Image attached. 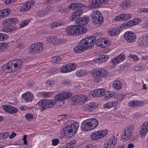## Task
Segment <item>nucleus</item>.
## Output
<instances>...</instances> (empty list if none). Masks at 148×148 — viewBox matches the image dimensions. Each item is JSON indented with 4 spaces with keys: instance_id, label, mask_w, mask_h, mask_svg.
Listing matches in <instances>:
<instances>
[{
    "instance_id": "nucleus-1",
    "label": "nucleus",
    "mask_w": 148,
    "mask_h": 148,
    "mask_svg": "<svg viewBox=\"0 0 148 148\" xmlns=\"http://www.w3.org/2000/svg\"><path fill=\"white\" fill-rule=\"evenodd\" d=\"M22 64V61L21 59L11 60L2 65L1 69L8 73L14 72L19 70Z\"/></svg>"
},
{
    "instance_id": "nucleus-2",
    "label": "nucleus",
    "mask_w": 148,
    "mask_h": 148,
    "mask_svg": "<svg viewBox=\"0 0 148 148\" xmlns=\"http://www.w3.org/2000/svg\"><path fill=\"white\" fill-rule=\"evenodd\" d=\"M87 31L86 28H82L79 25H72L68 27L66 31L69 36L79 35L86 33Z\"/></svg>"
},
{
    "instance_id": "nucleus-3",
    "label": "nucleus",
    "mask_w": 148,
    "mask_h": 148,
    "mask_svg": "<svg viewBox=\"0 0 148 148\" xmlns=\"http://www.w3.org/2000/svg\"><path fill=\"white\" fill-rule=\"evenodd\" d=\"M108 74V71L105 69H101L98 70H94L92 74L94 81L96 83L101 82L103 77L106 76Z\"/></svg>"
},
{
    "instance_id": "nucleus-4",
    "label": "nucleus",
    "mask_w": 148,
    "mask_h": 148,
    "mask_svg": "<svg viewBox=\"0 0 148 148\" xmlns=\"http://www.w3.org/2000/svg\"><path fill=\"white\" fill-rule=\"evenodd\" d=\"M79 125L78 123L76 122L71 125L70 126H67L66 127H64L63 128V131L64 132L65 136H71V134H69L71 133L72 136L77 131Z\"/></svg>"
},
{
    "instance_id": "nucleus-5",
    "label": "nucleus",
    "mask_w": 148,
    "mask_h": 148,
    "mask_svg": "<svg viewBox=\"0 0 148 148\" xmlns=\"http://www.w3.org/2000/svg\"><path fill=\"white\" fill-rule=\"evenodd\" d=\"M43 45V44L41 42L32 44L30 46L29 53L36 54L43 51L44 50Z\"/></svg>"
},
{
    "instance_id": "nucleus-6",
    "label": "nucleus",
    "mask_w": 148,
    "mask_h": 148,
    "mask_svg": "<svg viewBox=\"0 0 148 148\" xmlns=\"http://www.w3.org/2000/svg\"><path fill=\"white\" fill-rule=\"evenodd\" d=\"M55 102L53 100H42L38 102V105L42 108V110L46 108H52L55 104Z\"/></svg>"
},
{
    "instance_id": "nucleus-7",
    "label": "nucleus",
    "mask_w": 148,
    "mask_h": 148,
    "mask_svg": "<svg viewBox=\"0 0 148 148\" xmlns=\"http://www.w3.org/2000/svg\"><path fill=\"white\" fill-rule=\"evenodd\" d=\"M137 45L140 47L146 48L148 47V34H145L140 36L137 42Z\"/></svg>"
},
{
    "instance_id": "nucleus-8",
    "label": "nucleus",
    "mask_w": 148,
    "mask_h": 148,
    "mask_svg": "<svg viewBox=\"0 0 148 148\" xmlns=\"http://www.w3.org/2000/svg\"><path fill=\"white\" fill-rule=\"evenodd\" d=\"M71 99L75 103H78L79 104L82 105L88 100V98L86 96L79 95L73 96Z\"/></svg>"
},
{
    "instance_id": "nucleus-9",
    "label": "nucleus",
    "mask_w": 148,
    "mask_h": 148,
    "mask_svg": "<svg viewBox=\"0 0 148 148\" xmlns=\"http://www.w3.org/2000/svg\"><path fill=\"white\" fill-rule=\"evenodd\" d=\"M72 93L69 92H66L57 95L55 97L56 101H60L62 104H64V102L62 100L69 98L72 96Z\"/></svg>"
},
{
    "instance_id": "nucleus-10",
    "label": "nucleus",
    "mask_w": 148,
    "mask_h": 148,
    "mask_svg": "<svg viewBox=\"0 0 148 148\" xmlns=\"http://www.w3.org/2000/svg\"><path fill=\"white\" fill-rule=\"evenodd\" d=\"M108 0H90L89 7L90 9L98 8L102 5V3H106Z\"/></svg>"
},
{
    "instance_id": "nucleus-11",
    "label": "nucleus",
    "mask_w": 148,
    "mask_h": 148,
    "mask_svg": "<svg viewBox=\"0 0 148 148\" xmlns=\"http://www.w3.org/2000/svg\"><path fill=\"white\" fill-rule=\"evenodd\" d=\"M124 37L128 42H133L135 41L136 39L135 34L132 32H127L124 34Z\"/></svg>"
},
{
    "instance_id": "nucleus-12",
    "label": "nucleus",
    "mask_w": 148,
    "mask_h": 148,
    "mask_svg": "<svg viewBox=\"0 0 148 148\" xmlns=\"http://www.w3.org/2000/svg\"><path fill=\"white\" fill-rule=\"evenodd\" d=\"M3 108L5 112L11 114H14L18 112V110L14 107L9 105H5Z\"/></svg>"
},
{
    "instance_id": "nucleus-13",
    "label": "nucleus",
    "mask_w": 148,
    "mask_h": 148,
    "mask_svg": "<svg viewBox=\"0 0 148 148\" xmlns=\"http://www.w3.org/2000/svg\"><path fill=\"white\" fill-rule=\"evenodd\" d=\"M35 1L32 0L29 1L25 3L20 9V10L22 12L27 11L31 7H33L35 4Z\"/></svg>"
},
{
    "instance_id": "nucleus-14",
    "label": "nucleus",
    "mask_w": 148,
    "mask_h": 148,
    "mask_svg": "<svg viewBox=\"0 0 148 148\" xmlns=\"http://www.w3.org/2000/svg\"><path fill=\"white\" fill-rule=\"evenodd\" d=\"M88 21L89 19L86 16L80 18L79 19L76 20V23L78 24L76 25H79L83 29L86 28L85 27H84V26H85L88 23Z\"/></svg>"
},
{
    "instance_id": "nucleus-15",
    "label": "nucleus",
    "mask_w": 148,
    "mask_h": 148,
    "mask_svg": "<svg viewBox=\"0 0 148 148\" xmlns=\"http://www.w3.org/2000/svg\"><path fill=\"white\" fill-rule=\"evenodd\" d=\"M105 89L103 88L96 89L93 92H91V95L95 97H100L105 95Z\"/></svg>"
},
{
    "instance_id": "nucleus-16",
    "label": "nucleus",
    "mask_w": 148,
    "mask_h": 148,
    "mask_svg": "<svg viewBox=\"0 0 148 148\" xmlns=\"http://www.w3.org/2000/svg\"><path fill=\"white\" fill-rule=\"evenodd\" d=\"M100 17V19H102L103 18V16L101 12L97 10H94L92 12V21L94 23L97 24V16Z\"/></svg>"
},
{
    "instance_id": "nucleus-17",
    "label": "nucleus",
    "mask_w": 148,
    "mask_h": 148,
    "mask_svg": "<svg viewBox=\"0 0 148 148\" xmlns=\"http://www.w3.org/2000/svg\"><path fill=\"white\" fill-rule=\"evenodd\" d=\"M116 142L117 138L115 136H112L110 139H108L105 143L112 148H114Z\"/></svg>"
},
{
    "instance_id": "nucleus-18",
    "label": "nucleus",
    "mask_w": 148,
    "mask_h": 148,
    "mask_svg": "<svg viewBox=\"0 0 148 148\" xmlns=\"http://www.w3.org/2000/svg\"><path fill=\"white\" fill-rule=\"evenodd\" d=\"M81 129L84 131H88L92 130L90 127L88 120L84 121L82 124Z\"/></svg>"
},
{
    "instance_id": "nucleus-19",
    "label": "nucleus",
    "mask_w": 148,
    "mask_h": 148,
    "mask_svg": "<svg viewBox=\"0 0 148 148\" xmlns=\"http://www.w3.org/2000/svg\"><path fill=\"white\" fill-rule=\"evenodd\" d=\"M22 97L26 102H31L34 97L33 95L29 92L23 94Z\"/></svg>"
},
{
    "instance_id": "nucleus-20",
    "label": "nucleus",
    "mask_w": 148,
    "mask_h": 148,
    "mask_svg": "<svg viewBox=\"0 0 148 148\" xmlns=\"http://www.w3.org/2000/svg\"><path fill=\"white\" fill-rule=\"evenodd\" d=\"M95 37L91 36L89 38L88 37L85 38L88 45L89 47H92L95 44Z\"/></svg>"
},
{
    "instance_id": "nucleus-21",
    "label": "nucleus",
    "mask_w": 148,
    "mask_h": 148,
    "mask_svg": "<svg viewBox=\"0 0 148 148\" xmlns=\"http://www.w3.org/2000/svg\"><path fill=\"white\" fill-rule=\"evenodd\" d=\"M125 58V56L123 54H120L114 59H113L111 61L114 64H116L119 62L122 61Z\"/></svg>"
},
{
    "instance_id": "nucleus-22",
    "label": "nucleus",
    "mask_w": 148,
    "mask_h": 148,
    "mask_svg": "<svg viewBox=\"0 0 148 148\" xmlns=\"http://www.w3.org/2000/svg\"><path fill=\"white\" fill-rule=\"evenodd\" d=\"M86 105V108L89 111L94 110L97 107L96 103L93 102H90Z\"/></svg>"
},
{
    "instance_id": "nucleus-23",
    "label": "nucleus",
    "mask_w": 148,
    "mask_h": 148,
    "mask_svg": "<svg viewBox=\"0 0 148 148\" xmlns=\"http://www.w3.org/2000/svg\"><path fill=\"white\" fill-rule=\"evenodd\" d=\"M91 129H93L95 128L98 124V121L97 120L95 119H88Z\"/></svg>"
},
{
    "instance_id": "nucleus-24",
    "label": "nucleus",
    "mask_w": 148,
    "mask_h": 148,
    "mask_svg": "<svg viewBox=\"0 0 148 148\" xmlns=\"http://www.w3.org/2000/svg\"><path fill=\"white\" fill-rule=\"evenodd\" d=\"M11 12L9 9H5L0 11V18L2 17H5L8 16Z\"/></svg>"
},
{
    "instance_id": "nucleus-25",
    "label": "nucleus",
    "mask_w": 148,
    "mask_h": 148,
    "mask_svg": "<svg viewBox=\"0 0 148 148\" xmlns=\"http://www.w3.org/2000/svg\"><path fill=\"white\" fill-rule=\"evenodd\" d=\"M131 3L129 0H126L123 1L121 4V7L124 10L126 9L130 6Z\"/></svg>"
},
{
    "instance_id": "nucleus-26",
    "label": "nucleus",
    "mask_w": 148,
    "mask_h": 148,
    "mask_svg": "<svg viewBox=\"0 0 148 148\" xmlns=\"http://www.w3.org/2000/svg\"><path fill=\"white\" fill-rule=\"evenodd\" d=\"M79 44L85 50L89 47L85 39L81 40Z\"/></svg>"
},
{
    "instance_id": "nucleus-27",
    "label": "nucleus",
    "mask_w": 148,
    "mask_h": 148,
    "mask_svg": "<svg viewBox=\"0 0 148 148\" xmlns=\"http://www.w3.org/2000/svg\"><path fill=\"white\" fill-rule=\"evenodd\" d=\"M130 106L135 107L141 105V101H138L137 100L131 101L128 103Z\"/></svg>"
},
{
    "instance_id": "nucleus-28",
    "label": "nucleus",
    "mask_w": 148,
    "mask_h": 148,
    "mask_svg": "<svg viewBox=\"0 0 148 148\" xmlns=\"http://www.w3.org/2000/svg\"><path fill=\"white\" fill-rule=\"evenodd\" d=\"M61 41L60 38L56 36H53L52 39V43L54 45H60Z\"/></svg>"
},
{
    "instance_id": "nucleus-29",
    "label": "nucleus",
    "mask_w": 148,
    "mask_h": 148,
    "mask_svg": "<svg viewBox=\"0 0 148 148\" xmlns=\"http://www.w3.org/2000/svg\"><path fill=\"white\" fill-rule=\"evenodd\" d=\"M134 130V127L133 126L129 125L123 131L125 132V133H128L131 134H132Z\"/></svg>"
},
{
    "instance_id": "nucleus-30",
    "label": "nucleus",
    "mask_w": 148,
    "mask_h": 148,
    "mask_svg": "<svg viewBox=\"0 0 148 148\" xmlns=\"http://www.w3.org/2000/svg\"><path fill=\"white\" fill-rule=\"evenodd\" d=\"M108 58V56L107 55H101L99 58L97 59V60H98V61L97 62L98 63L105 62L106 61Z\"/></svg>"
},
{
    "instance_id": "nucleus-31",
    "label": "nucleus",
    "mask_w": 148,
    "mask_h": 148,
    "mask_svg": "<svg viewBox=\"0 0 148 148\" xmlns=\"http://www.w3.org/2000/svg\"><path fill=\"white\" fill-rule=\"evenodd\" d=\"M125 132L123 131L122 135V137L125 141H127L129 140L132 136V134H130L128 133H125Z\"/></svg>"
},
{
    "instance_id": "nucleus-32",
    "label": "nucleus",
    "mask_w": 148,
    "mask_h": 148,
    "mask_svg": "<svg viewBox=\"0 0 148 148\" xmlns=\"http://www.w3.org/2000/svg\"><path fill=\"white\" fill-rule=\"evenodd\" d=\"M66 65L69 72L74 70L77 67V64L75 63H69Z\"/></svg>"
},
{
    "instance_id": "nucleus-33",
    "label": "nucleus",
    "mask_w": 148,
    "mask_h": 148,
    "mask_svg": "<svg viewBox=\"0 0 148 148\" xmlns=\"http://www.w3.org/2000/svg\"><path fill=\"white\" fill-rule=\"evenodd\" d=\"M120 32L119 29H115L112 30H110L108 31V34L111 36H115Z\"/></svg>"
},
{
    "instance_id": "nucleus-34",
    "label": "nucleus",
    "mask_w": 148,
    "mask_h": 148,
    "mask_svg": "<svg viewBox=\"0 0 148 148\" xmlns=\"http://www.w3.org/2000/svg\"><path fill=\"white\" fill-rule=\"evenodd\" d=\"M85 51V50L81 47V46H80L79 44H78V46L75 47L74 49V51L76 53H81Z\"/></svg>"
},
{
    "instance_id": "nucleus-35",
    "label": "nucleus",
    "mask_w": 148,
    "mask_h": 148,
    "mask_svg": "<svg viewBox=\"0 0 148 148\" xmlns=\"http://www.w3.org/2000/svg\"><path fill=\"white\" fill-rule=\"evenodd\" d=\"M103 38H99L97 40H95V44L98 46H100L102 48L104 47V46H103Z\"/></svg>"
},
{
    "instance_id": "nucleus-36",
    "label": "nucleus",
    "mask_w": 148,
    "mask_h": 148,
    "mask_svg": "<svg viewBox=\"0 0 148 148\" xmlns=\"http://www.w3.org/2000/svg\"><path fill=\"white\" fill-rule=\"evenodd\" d=\"M112 85L114 88L116 90H119L121 88V85L120 82L118 80L114 81Z\"/></svg>"
},
{
    "instance_id": "nucleus-37",
    "label": "nucleus",
    "mask_w": 148,
    "mask_h": 148,
    "mask_svg": "<svg viewBox=\"0 0 148 148\" xmlns=\"http://www.w3.org/2000/svg\"><path fill=\"white\" fill-rule=\"evenodd\" d=\"M8 47L7 44L5 43H0V52H3L6 50Z\"/></svg>"
},
{
    "instance_id": "nucleus-38",
    "label": "nucleus",
    "mask_w": 148,
    "mask_h": 148,
    "mask_svg": "<svg viewBox=\"0 0 148 148\" xmlns=\"http://www.w3.org/2000/svg\"><path fill=\"white\" fill-rule=\"evenodd\" d=\"M76 10H81L83 11V10L86 8L85 5L83 4L79 3H77Z\"/></svg>"
},
{
    "instance_id": "nucleus-39",
    "label": "nucleus",
    "mask_w": 148,
    "mask_h": 148,
    "mask_svg": "<svg viewBox=\"0 0 148 148\" xmlns=\"http://www.w3.org/2000/svg\"><path fill=\"white\" fill-rule=\"evenodd\" d=\"M116 102H108L103 105V107L105 108H111L116 105Z\"/></svg>"
},
{
    "instance_id": "nucleus-40",
    "label": "nucleus",
    "mask_w": 148,
    "mask_h": 148,
    "mask_svg": "<svg viewBox=\"0 0 148 148\" xmlns=\"http://www.w3.org/2000/svg\"><path fill=\"white\" fill-rule=\"evenodd\" d=\"M76 141L75 140H72L69 143L66 144V148H73L76 144Z\"/></svg>"
},
{
    "instance_id": "nucleus-41",
    "label": "nucleus",
    "mask_w": 148,
    "mask_h": 148,
    "mask_svg": "<svg viewBox=\"0 0 148 148\" xmlns=\"http://www.w3.org/2000/svg\"><path fill=\"white\" fill-rule=\"evenodd\" d=\"M90 137L92 140H96L100 138L98 132H93L90 135Z\"/></svg>"
},
{
    "instance_id": "nucleus-42",
    "label": "nucleus",
    "mask_w": 148,
    "mask_h": 148,
    "mask_svg": "<svg viewBox=\"0 0 148 148\" xmlns=\"http://www.w3.org/2000/svg\"><path fill=\"white\" fill-rule=\"evenodd\" d=\"M100 138H102L105 136L108 133V131L107 129L98 131Z\"/></svg>"
},
{
    "instance_id": "nucleus-43",
    "label": "nucleus",
    "mask_w": 148,
    "mask_h": 148,
    "mask_svg": "<svg viewBox=\"0 0 148 148\" xmlns=\"http://www.w3.org/2000/svg\"><path fill=\"white\" fill-rule=\"evenodd\" d=\"M49 9L47 8H44L42 11H39L38 13L40 16H42L49 12Z\"/></svg>"
},
{
    "instance_id": "nucleus-44",
    "label": "nucleus",
    "mask_w": 148,
    "mask_h": 148,
    "mask_svg": "<svg viewBox=\"0 0 148 148\" xmlns=\"http://www.w3.org/2000/svg\"><path fill=\"white\" fill-rule=\"evenodd\" d=\"M64 25L63 22H54L51 25V28H54L55 27H58L62 25Z\"/></svg>"
},
{
    "instance_id": "nucleus-45",
    "label": "nucleus",
    "mask_w": 148,
    "mask_h": 148,
    "mask_svg": "<svg viewBox=\"0 0 148 148\" xmlns=\"http://www.w3.org/2000/svg\"><path fill=\"white\" fill-rule=\"evenodd\" d=\"M3 23V25L5 27H8L11 25V21H10V18L4 20Z\"/></svg>"
},
{
    "instance_id": "nucleus-46",
    "label": "nucleus",
    "mask_w": 148,
    "mask_h": 148,
    "mask_svg": "<svg viewBox=\"0 0 148 148\" xmlns=\"http://www.w3.org/2000/svg\"><path fill=\"white\" fill-rule=\"evenodd\" d=\"M15 29L14 27H5L3 28V30L6 32H11L14 31Z\"/></svg>"
},
{
    "instance_id": "nucleus-47",
    "label": "nucleus",
    "mask_w": 148,
    "mask_h": 148,
    "mask_svg": "<svg viewBox=\"0 0 148 148\" xmlns=\"http://www.w3.org/2000/svg\"><path fill=\"white\" fill-rule=\"evenodd\" d=\"M80 18L74 12L71 17L70 19L72 21H74L79 19Z\"/></svg>"
},
{
    "instance_id": "nucleus-48",
    "label": "nucleus",
    "mask_w": 148,
    "mask_h": 148,
    "mask_svg": "<svg viewBox=\"0 0 148 148\" xmlns=\"http://www.w3.org/2000/svg\"><path fill=\"white\" fill-rule=\"evenodd\" d=\"M61 58L59 56H54L52 58V63H58L61 60Z\"/></svg>"
},
{
    "instance_id": "nucleus-49",
    "label": "nucleus",
    "mask_w": 148,
    "mask_h": 148,
    "mask_svg": "<svg viewBox=\"0 0 148 148\" xmlns=\"http://www.w3.org/2000/svg\"><path fill=\"white\" fill-rule=\"evenodd\" d=\"M77 3H71L68 6V8L69 9L71 10H74L76 8L77 5Z\"/></svg>"
},
{
    "instance_id": "nucleus-50",
    "label": "nucleus",
    "mask_w": 148,
    "mask_h": 148,
    "mask_svg": "<svg viewBox=\"0 0 148 148\" xmlns=\"http://www.w3.org/2000/svg\"><path fill=\"white\" fill-rule=\"evenodd\" d=\"M148 131V130H147L146 129H144L141 127V130L140 132V134L142 136H144L146 134Z\"/></svg>"
},
{
    "instance_id": "nucleus-51",
    "label": "nucleus",
    "mask_w": 148,
    "mask_h": 148,
    "mask_svg": "<svg viewBox=\"0 0 148 148\" xmlns=\"http://www.w3.org/2000/svg\"><path fill=\"white\" fill-rule=\"evenodd\" d=\"M116 97L117 100L119 101H121L124 98L125 95H123L121 94L118 92L116 93Z\"/></svg>"
},
{
    "instance_id": "nucleus-52",
    "label": "nucleus",
    "mask_w": 148,
    "mask_h": 148,
    "mask_svg": "<svg viewBox=\"0 0 148 148\" xmlns=\"http://www.w3.org/2000/svg\"><path fill=\"white\" fill-rule=\"evenodd\" d=\"M85 72L84 70H80L77 71L76 73V75L79 77H81L85 74Z\"/></svg>"
},
{
    "instance_id": "nucleus-53",
    "label": "nucleus",
    "mask_w": 148,
    "mask_h": 148,
    "mask_svg": "<svg viewBox=\"0 0 148 148\" xmlns=\"http://www.w3.org/2000/svg\"><path fill=\"white\" fill-rule=\"evenodd\" d=\"M68 11V10L66 8H60L58 9V11L64 15L66 14Z\"/></svg>"
},
{
    "instance_id": "nucleus-54",
    "label": "nucleus",
    "mask_w": 148,
    "mask_h": 148,
    "mask_svg": "<svg viewBox=\"0 0 148 148\" xmlns=\"http://www.w3.org/2000/svg\"><path fill=\"white\" fill-rule=\"evenodd\" d=\"M8 38L7 35L5 34L0 33V41L6 40Z\"/></svg>"
},
{
    "instance_id": "nucleus-55",
    "label": "nucleus",
    "mask_w": 148,
    "mask_h": 148,
    "mask_svg": "<svg viewBox=\"0 0 148 148\" xmlns=\"http://www.w3.org/2000/svg\"><path fill=\"white\" fill-rule=\"evenodd\" d=\"M122 15L123 20L125 21L130 19L132 17L130 14H124Z\"/></svg>"
},
{
    "instance_id": "nucleus-56",
    "label": "nucleus",
    "mask_w": 148,
    "mask_h": 148,
    "mask_svg": "<svg viewBox=\"0 0 148 148\" xmlns=\"http://www.w3.org/2000/svg\"><path fill=\"white\" fill-rule=\"evenodd\" d=\"M10 135L9 132H5L3 134H0V136L1 139H4L8 138Z\"/></svg>"
},
{
    "instance_id": "nucleus-57",
    "label": "nucleus",
    "mask_w": 148,
    "mask_h": 148,
    "mask_svg": "<svg viewBox=\"0 0 148 148\" xmlns=\"http://www.w3.org/2000/svg\"><path fill=\"white\" fill-rule=\"evenodd\" d=\"M60 71L61 72L63 73H67L69 72V70L67 67V65L66 66L62 67L60 69Z\"/></svg>"
},
{
    "instance_id": "nucleus-58",
    "label": "nucleus",
    "mask_w": 148,
    "mask_h": 148,
    "mask_svg": "<svg viewBox=\"0 0 148 148\" xmlns=\"http://www.w3.org/2000/svg\"><path fill=\"white\" fill-rule=\"evenodd\" d=\"M25 117L26 119L29 121L32 120L33 116L31 114H27L26 115Z\"/></svg>"
},
{
    "instance_id": "nucleus-59",
    "label": "nucleus",
    "mask_w": 148,
    "mask_h": 148,
    "mask_svg": "<svg viewBox=\"0 0 148 148\" xmlns=\"http://www.w3.org/2000/svg\"><path fill=\"white\" fill-rule=\"evenodd\" d=\"M55 83V81L53 80H49L47 81L46 83L47 85L51 86L54 84Z\"/></svg>"
},
{
    "instance_id": "nucleus-60",
    "label": "nucleus",
    "mask_w": 148,
    "mask_h": 148,
    "mask_svg": "<svg viewBox=\"0 0 148 148\" xmlns=\"http://www.w3.org/2000/svg\"><path fill=\"white\" fill-rule=\"evenodd\" d=\"M125 24H126L127 27L129 26V27H130L131 26H133L134 25H135L133 20H130L128 21V22L126 23Z\"/></svg>"
},
{
    "instance_id": "nucleus-61",
    "label": "nucleus",
    "mask_w": 148,
    "mask_h": 148,
    "mask_svg": "<svg viewBox=\"0 0 148 148\" xmlns=\"http://www.w3.org/2000/svg\"><path fill=\"white\" fill-rule=\"evenodd\" d=\"M116 93H114L112 92H110L108 94H107L106 96L108 97H112L114 96V98H115L116 97Z\"/></svg>"
},
{
    "instance_id": "nucleus-62",
    "label": "nucleus",
    "mask_w": 148,
    "mask_h": 148,
    "mask_svg": "<svg viewBox=\"0 0 148 148\" xmlns=\"http://www.w3.org/2000/svg\"><path fill=\"white\" fill-rule=\"evenodd\" d=\"M63 84L65 85H67L70 84L71 83V81L68 79H63L62 81Z\"/></svg>"
},
{
    "instance_id": "nucleus-63",
    "label": "nucleus",
    "mask_w": 148,
    "mask_h": 148,
    "mask_svg": "<svg viewBox=\"0 0 148 148\" xmlns=\"http://www.w3.org/2000/svg\"><path fill=\"white\" fill-rule=\"evenodd\" d=\"M42 95L44 97L48 98L50 97L51 95V93L50 92H45L42 94Z\"/></svg>"
},
{
    "instance_id": "nucleus-64",
    "label": "nucleus",
    "mask_w": 148,
    "mask_h": 148,
    "mask_svg": "<svg viewBox=\"0 0 148 148\" xmlns=\"http://www.w3.org/2000/svg\"><path fill=\"white\" fill-rule=\"evenodd\" d=\"M29 21H28L25 20L23 21L20 25V26L21 28L23 27L26 25L28 23Z\"/></svg>"
}]
</instances>
